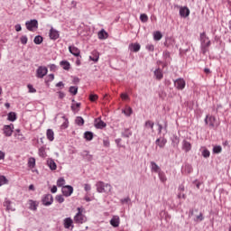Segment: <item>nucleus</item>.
<instances>
[{
  "label": "nucleus",
  "instance_id": "5fc2aeb1",
  "mask_svg": "<svg viewBox=\"0 0 231 231\" xmlns=\"http://www.w3.org/2000/svg\"><path fill=\"white\" fill-rule=\"evenodd\" d=\"M203 213H199V215L196 217L195 221H203Z\"/></svg>",
  "mask_w": 231,
  "mask_h": 231
},
{
  "label": "nucleus",
  "instance_id": "b1692460",
  "mask_svg": "<svg viewBox=\"0 0 231 231\" xmlns=\"http://www.w3.org/2000/svg\"><path fill=\"white\" fill-rule=\"evenodd\" d=\"M151 169H152V172H157V174H160V171H162L160 166H158V164H156V162H151Z\"/></svg>",
  "mask_w": 231,
  "mask_h": 231
},
{
  "label": "nucleus",
  "instance_id": "20e7f679",
  "mask_svg": "<svg viewBox=\"0 0 231 231\" xmlns=\"http://www.w3.org/2000/svg\"><path fill=\"white\" fill-rule=\"evenodd\" d=\"M25 26L29 32H35L39 28V22L36 19L27 21Z\"/></svg>",
  "mask_w": 231,
  "mask_h": 231
},
{
  "label": "nucleus",
  "instance_id": "c756f323",
  "mask_svg": "<svg viewBox=\"0 0 231 231\" xmlns=\"http://www.w3.org/2000/svg\"><path fill=\"white\" fill-rule=\"evenodd\" d=\"M7 120H9V122H15L17 120V115L15 112H10L7 115Z\"/></svg>",
  "mask_w": 231,
  "mask_h": 231
},
{
  "label": "nucleus",
  "instance_id": "09e8293b",
  "mask_svg": "<svg viewBox=\"0 0 231 231\" xmlns=\"http://www.w3.org/2000/svg\"><path fill=\"white\" fill-rule=\"evenodd\" d=\"M158 176L162 183H165L167 181V177L165 176V174H159Z\"/></svg>",
  "mask_w": 231,
  "mask_h": 231
},
{
  "label": "nucleus",
  "instance_id": "49530a36",
  "mask_svg": "<svg viewBox=\"0 0 231 231\" xmlns=\"http://www.w3.org/2000/svg\"><path fill=\"white\" fill-rule=\"evenodd\" d=\"M140 20L142 21V23H147V21H149V17L147 16V14H143L140 15Z\"/></svg>",
  "mask_w": 231,
  "mask_h": 231
},
{
  "label": "nucleus",
  "instance_id": "13d9d810",
  "mask_svg": "<svg viewBox=\"0 0 231 231\" xmlns=\"http://www.w3.org/2000/svg\"><path fill=\"white\" fill-rule=\"evenodd\" d=\"M82 56L77 57L76 65L80 66Z\"/></svg>",
  "mask_w": 231,
  "mask_h": 231
},
{
  "label": "nucleus",
  "instance_id": "4468645a",
  "mask_svg": "<svg viewBox=\"0 0 231 231\" xmlns=\"http://www.w3.org/2000/svg\"><path fill=\"white\" fill-rule=\"evenodd\" d=\"M155 144L158 147H160V149H163V147H165V145H167V139H165L164 137L158 138L155 141Z\"/></svg>",
  "mask_w": 231,
  "mask_h": 231
},
{
  "label": "nucleus",
  "instance_id": "9d476101",
  "mask_svg": "<svg viewBox=\"0 0 231 231\" xmlns=\"http://www.w3.org/2000/svg\"><path fill=\"white\" fill-rule=\"evenodd\" d=\"M61 191L63 196H65L66 198H69V196L73 194V187L69 185L63 186Z\"/></svg>",
  "mask_w": 231,
  "mask_h": 231
},
{
  "label": "nucleus",
  "instance_id": "2f4dec72",
  "mask_svg": "<svg viewBox=\"0 0 231 231\" xmlns=\"http://www.w3.org/2000/svg\"><path fill=\"white\" fill-rule=\"evenodd\" d=\"M122 136H123V138H129L130 136H133V132H131V130H129V128H125L122 132Z\"/></svg>",
  "mask_w": 231,
  "mask_h": 231
},
{
  "label": "nucleus",
  "instance_id": "de8ad7c7",
  "mask_svg": "<svg viewBox=\"0 0 231 231\" xmlns=\"http://www.w3.org/2000/svg\"><path fill=\"white\" fill-rule=\"evenodd\" d=\"M20 41L23 44H27L28 43V36L27 35H23L20 38Z\"/></svg>",
  "mask_w": 231,
  "mask_h": 231
},
{
  "label": "nucleus",
  "instance_id": "2eb2a0df",
  "mask_svg": "<svg viewBox=\"0 0 231 231\" xmlns=\"http://www.w3.org/2000/svg\"><path fill=\"white\" fill-rule=\"evenodd\" d=\"M69 51L71 55H74V57H80V50L75 46H69Z\"/></svg>",
  "mask_w": 231,
  "mask_h": 231
},
{
  "label": "nucleus",
  "instance_id": "e433bc0d",
  "mask_svg": "<svg viewBox=\"0 0 231 231\" xmlns=\"http://www.w3.org/2000/svg\"><path fill=\"white\" fill-rule=\"evenodd\" d=\"M28 167L30 169H33V167H35V158L31 157L28 159Z\"/></svg>",
  "mask_w": 231,
  "mask_h": 231
},
{
  "label": "nucleus",
  "instance_id": "6e6552de",
  "mask_svg": "<svg viewBox=\"0 0 231 231\" xmlns=\"http://www.w3.org/2000/svg\"><path fill=\"white\" fill-rule=\"evenodd\" d=\"M5 136L10 137L14 134V124L5 125L3 127Z\"/></svg>",
  "mask_w": 231,
  "mask_h": 231
},
{
  "label": "nucleus",
  "instance_id": "37998d69",
  "mask_svg": "<svg viewBox=\"0 0 231 231\" xmlns=\"http://www.w3.org/2000/svg\"><path fill=\"white\" fill-rule=\"evenodd\" d=\"M223 151V148L220 145H217L213 147V152L215 154H219Z\"/></svg>",
  "mask_w": 231,
  "mask_h": 231
},
{
  "label": "nucleus",
  "instance_id": "473e14b6",
  "mask_svg": "<svg viewBox=\"0 0 231 231\" xmlns=\"http://www.w3.org/2000/svg\"><path fill=\"white\" fill-rule=\"evenodd\" d=\"M37 207H39V204H37V201L29 200V208L30 210H37Z\"/></svg>",
  "mask_w": 231,
  "mask_h": 231
},
{
  "label": "nucleus",
  "instance_id": "423d86ee",
  "mask_svg": "<svg viewBox=\"0 0 231 231\" xmlns=\"http://www.w3.org/2000/svg\"><path fill=\"white\" fill-rule=\"evenodd\" d=\"M46 75H48V68H46L44 66H40L36 69V77H37V79H44V77H46Z\"/></svg>",
  "mask_w": 231,
  "mask_h": 231
},
{
  "label": "nucleus",
  "instance_id": "052dcab7",
  "mask_svg": "<svg viewBox=\"0 0 231 231\" xmlns=\"http://www.w3.org/2000/svg\"><path fill=\"white\" fill-rule=\"evenodd\" d=\"M49 68H50L51 71H55V69H57V65H55V64H51V65L49 66Z\"/></svg>",
  "mask_w": 231,
  "mask_h": 231
},
{
  "label": "nucleus",
  "instance_id": "9b49d317",
  "mask_svg": "<svg viewBox=\"0 0 231 231\" xmlns=\"http://www.w3.org/2000/svg\"><path fill=\"white\" fill-rule=\"evenodd\" d=\"M205 124L214 129V127H216V117L214 116H207L205 118Z\"/></svg>",
  "mask_w": 231,
  "mask_h": 231
},
{
  "label": "nucleus",
  "instance_id": "bf43d9fd",
  "mask_svg": "<svg viewBox=\"0 0 231 231\" xmlns=\"http://www.w3.org/2000/svg\"><path fill=\"white\" fill-rule=\"evenodd\" d=\"M14 28H15V31H16V32H21V30H23V27H21V24H20V23H17V24L14 26Z\"/></svg>",
  "mask_w": 231,
  "mask_h": 231
},
{
  "label": "nucleus",
  "instance_id": "864d4df0",
  "mask_svg": "<svg viewBox=\"0 0 231 231\" xmlns=\"http://www.w3.org/2000/svg\"><path fill=\"white\" fill-rule=\"evenodd\" d=\"M97 98H98V96H97V95H95V94H91V95L89 96V100H90L91 102H95V101L97 100Z\"/></svg>",
  "mask_w": 231,
  "mask_h": 231
},
{
  "label": "nucleus",
  "instance_id": "f3484780",
  "mask_svg": "<svg viewBox=\"0 0 231 231\" xmlns=\"http://www.w3.org/2000/svg\"><path fill=\"white\" fill-rule=\"evenodd\" d=\"M110 225L116 228L117 226H120V217L118 216H114L112 219L110 220Z\"/></svg>",
  "mask_w": 231,
  "mask_h": 231
},
{
  "label": "nucleus",
  "instance_id": "a878e982",
  "mask_svg": "<svg viewBox=\"0 0 231 231\" xmlns=\"http://www.w3.org/2000/svg\"><path fill=\"white\" fill-rule=\"evenodd\" d=\"M47 165L51 169V171H55L57 169V163H55V161H53V159H49L47 161Z\"/></svg>",
  "mask_w": 231,
  "mask_h": 231
},
{
  "label": "nucleus",
  "instance_id": "aec40b11",
  "mask_svg": "<svg viewBox=\"0 0 231 231\" xmlns=\"http://www.w3.org/2000/svg\"><path fill=\"white\" fill-rule=\"evenodd\" d=\"M182 149H183V151H185V152H189V151H190V149H192V145L190 144V143L189 141L184 140L182 142Z\"/></svg>",
  "mask_w": 231,
  "mask_h": 231
},
{
  "label": "nucleus",
  "instance_id": "1a4fd4ad",
  "mask_svg": "<svg viewBox=\"0 0 231 231\" xmlns=\"http://www.w3.org/2000/svg\"><path fill=\"white\" fill-rule=\"evenodd\" d=\"M94 125L96 129H104L105 127L107 126V124L106 122L102 121L101 117H97L94 121Z\"/></svg>",
  "mask_w": 231,
  "mask_h": 231
},
{
  "label": "nucleus",
  "instance_id": "bb28decb",
  "mask_svg": "<svg viewBox=\"0 0 231 231\" xmlns=\"http://www.w3.org/2000/svg\"><path fill=\"white\" fill-rule=\"evenodd\" d=\"M38 154L40 158H46V156H48V154L46 153V147L45 146L40 147L38 150Z\"/></svg>",
  "mask_w": 231,
  "mask_h": 231
},
{
  "label": "nucleus",
  "instance_id": "4be33fe9",
  "mask_svg": "<svg viewBox=\"0 0 231 231\" xmlns=\"http://www.w3.org/2000/svg\"><path fill=\"white\" fill-rule=\"evenodd\" d=\"M81 156L84 160H87V162H91L93 160V155L89 154L88 151H83Z\"/></svg>",
  "mask_w": 231,
  "mask_h": 231
},
{
  "label": "nucleus",
  "instance_id": "a211bd4d",
  "mask_svg": "<svg viewBox=\"0 0 231 231\" xmlns=\"http://www.w3.org/2000/svg\"><path fill=\"white\" fill-rule=\"evenodd\" d=\"M98 59H100V54L98 51H94L91 52V55L89 56V60L93 62H98Z\"/></svg>",
  "mask_w": 231,
  "mask_h": 231
},
{
  "label": "nucleus",
  "instance_id": "58836bf2",
  "mask_svg": "<svg viewBox=\"0 0 231 231\" xmlns=\"http://www.w3.org/2000/svg\"><path fill=\"white\" fill-rule=\"evenodd\" d=\"M8 183V179L5 177V175L0 176V187H3V185H6Z\"/></svg>",
  "mask_w": 231,
  "mask_h": 231
},
{
  "label": "nucleus",
  "instance_id": "c9c22d12",
  "mask_svg": "<svg viewBox=\"0 0 231 231\" xmlns=\"http://www.w3.org/2000/svg\"><path fill=\"white\" fill-rule=\"evenodd\" d=\"M162 37H163V35L162 34V32L160 31H157L153 33L154 41H162Z\"/></svg>",
  "mask_w": 231,
  "mask_h": 231
},
{
  "label": "nucleus",
  "instance_id": "c03bdc74",
  "mask_svg": "<svg viewBox=\"0 0 231 231\" xmlns=\"http://www.w3.org/2000/svg\"><path fill=\"white\" fill-rule=\"evenodd\" d=\"M65 184H66V180L63 178H60L57 180L58 187H63V185H65Z\"/></svg>",
  "mask_w": 231,
  "mask_h": 231
},
{
  "label": "nucleus",
  "instance_id": "f8f14e48",
  "mask_svg": "<svg viewBox=\"0 0 231 231\" xmlns=\"http://www.w3.org/2000/svg\"><path fill=\"white\" fill-rule=\"evenodd\" d=\"M42 203L45 207H50L53 203V196L51 194H47L42 199Z\"/></svg>",
  "mask_w": 231,
  "mask_h": 231
},
{
  "label": "nucleus",
  "instance_id": "774afa93",
  "mask_svg": "<svg viewBox=\"0 0 231 231\" xmlns=\"http://www.w3.org/2000/svg\"><path fill=\"white\" fill-rule=\"evenodd\" d=\"M51 192L52 194H55L57 192V186H52V188L51 189Z\"/></svg>",
  "mask_w": 231,
  "mask_h": 231
},
{
  "label": "nucleus",
  "instance_id": "ddd939ff",
  "mask_svg": "<svg viewBox=\"0 0 231 231\" xmlns=\"http://www.w3.org/2000/svg\"><path fill=\"white\" fill-rule=\"evenodd\" d=\"M180 17H183L184 19L189 17L190 15V9L187 6H181L180 7V12H179Z\"/></svg>",
  "mask_w": 231,
  "mask_h": 231
},
{
  "label": "nucleus",
  "instance_id": "e2e57ef3",
  "mask_svg": "<svg viewBox=\"0 0 231 231\" xmlns=\"http://www.w3.org/2000/svg\"><path fill=\"white\" fill-rule=\"evenodd\" d=\"M178 191L179 192H185V186H183V185L179 186Z\"/></svg>",
  "mask_w": 231,
  "mask_h": 231
},
{
  "label": "nucleus",
  "instance_id": "72a5a7b5",
  "mask_svg": "<svg viewBox=\"0 0 231 231\" xmlns=\"http://www.w3.org/2000/svg\"><path fill=\"white\" fill-rule=\"evenodd\" d=\"M84 138L88 142H91V140H93V132H89V131L85 132L84 133Z\"/></svg>",
  "mask_w": 231,
  "mask_h": 231
},
{
  "label": "nucleus",
  "instance_id": "3c124183",
  "mask_svg": "<svg viewBox=\"0 0 231 231\" xmlns=\"http://www.w3.org/2000/svg\"><path fill=\"white\" fill-rule=\"evenodd\" d=\"M27 88L29 89V93H37V89H35V88H33V86H32L31 84H29Z\"/></svg>",
  "mask_w": 231,
  "mask_h": 231
},
{
  "label": "nucleus",
  "instance_id": "8fccbe9b",
  "mask_svg": "<svg viewBox=\"0 0 231 231\" xmlns=\"http://www.w3.org/2000/svg\"><path fill=\"white\" fill-rule=\"evenodd\" d=\"M56 201H58V203H64V197H62V195H57Z\"/></svg>",
  "mask_w": 231,
  "mask_h": 231
},
{
  "label": "nucleus",
  "instance_id": "79ce46f5",
  "mask_svg": "<svg viewBox=\"0 0 231 231\" xmlns=\"http://www.w3.org/2000/svg\"><path fill=\"white\" fill-rule=\"evenodd\" d=\"M69 91L71 95H77V93H79V88L71 86L69 87Z\"/></svg>",
  "mask_w": 231,
  "mask_h": 231
},
{
  "label": "nucleus",
  "instance_id": "c85d7f7f",
  "mask_svg": "<svg viewBox=\"0 0 231 231\" xmlns=\"http://www.w3.org/2000/svg\"><path fill=\"white\" fill-rule=\"evenodd\" d=\"M144 127L151 129L152 133H154V122L147 120L144 124Z\"/></svg>",
  "mask_w": 231,
  "mask_h": 231
},
{
  "label": "nucleus",
  "instance_id": "5701e85b",
  "mask_svg": "<svg viewBox=\"0 0 231 231\" xmlns=\"http://www.w3.org/2000/svg\"><path fill=\"white\" fill-rule=\"evenodd\" d=\"M4 207L6 208V210H11V212L15 211V208L12 206V201L5 199L4 202Z\"/></svg>",
  "mask_w": 231,
  "mask_h": 231
},
{
  "label": "nucleus",
  "instance_id": "a19ab883",
  "mask_svg": "<svg viewBox=\"0 0 231 231\" xmlns=\"http://www.w3.org/2000/svg\"><path fill=\"white\" fill-rule=\"evenodd\" d=\"M122 113H124V115H125V116H129L130 115H133V108L128 106L125 109H124L122 111Z\"/></svg>",
  "mask_w": 231,
  "mask_h": 231
},
{
  "label": "nucleus",
  "instance_id": "f704fd0d",
  "mask_svg": "<svg viewBox=\"0 0 231 231\" xmlns=\"http://www.w3.org/2000/svg\"><path fill=\"white\" fill-rule=\"evenodd\" d=\"M75 124H77L79 127H82V125H84V118H82V116L76 117Z\"/></svg>",
  "mask_w": 231,
  "mask_h": 231
},
{
  "label": "nucleus",
  "instance_id": "dca6fc26",
  "mask_svg": "<svg viewBox=\"0 0 231 231\" xmlns=\"http://www.w3.org/2000/svg\"><path fill=\"white\" fill-rule=\"evenodd\" d=\"M64 228L69 229L73 228V219L71 217H67L63 220Z\"/></svg>",
  "mask_w": 231,
  "mask_h": 231
},
{
  "label": "nucleus",
  "instance_id": "6ab92c4d",
  "mask_svg": "<svg viewBox=\"0 0 231 231\" xmlns=\"http://www.w3.org/2000/svg\"><path fill=\"white\" fill-rule=\"evenodd\" d=\"M140 48H142V46L140 45V43H132L129 45V50L130 51H134V53H138V51L140 50Z\"/></svg>",
  "mask_w": 231,
  "mask_h": 231
},
{
  "label": "nucleus",
  "instance_id": "680f3d73",
  "mask_svg": "<svg viewBox=\"0 0 231 231\" xmlns=\"http://www.w3.org/2000/svg\"><path fill=\"white\" fill-rule=\"evenodd\" d=\"M103 145H104L105 147H109V140H108V139H105V140L103 141Z\"/></svg>",
  "mask_w": 231,
  "mask_h": 231
},
{
  "label": "nucleus",
  "instance_id": "4d7b16f0",
  "mask_svg": "<svg viewBox=\"0 0 231 231\" xmlns=\"http://www.w3.org/2000/svg\"><path fill=\"white\" fill-rule=\"evenodd\" d=\"M178 198H179V199H185V198H186L185 193L179 191Z\"/></svg>",
  "mask_w": 231,
  "mask_h": 231
},
{
  "label": "nucleus",
  "instance_id": "6e6d98bb",
  "mask_svg": "<svg viewBox=\"0 0 231 231\" xmlns=\"http://www.w3.org/2000/svg\"><path fill=\"white\" fill-rule=\"evenodd\" d=\"M146 50H148V51H154V45L152 44L146 45Z\"/></svg>",
  "mask_w": 231,
  "mask_h": 231
},
{
  "label": "nucleus",
  "instance_id": "cd10ccee",
  "mask_svg": "<svg viewBox=\"0 0 231 231\" xmlns=\"http://www.w3.org/2000/svg\"><path fill=\"white\" fill-rule=\"evenodd\" d=\"M46 136L50 142H53V140H55V134L53 133V130H51V129L47 130Z\"/></svg>",
  "mask_w": 231,
  "mask_h": 231
},
{
  "label": "nucleus",
  "instance_id": "39448f33",
  "mask_svg": "<svg viewBox=\"0 0 231 231\" xmlns=\"http://www.w3.org/2000/svg\"><path fill=\"white\" fill-rule=\"evenodd\" d=\"M174 88L178 89L179 91H183L185 89V86H187V82L183 78H179L175 80H173Z\"/></svg>",
  "mask_w": 231,
  "mask_h": 231
},
{
  "label": "nucleus",
  "instance_id": "f257e3e1",
  "mask_svg": "<svg viewBox=\"0 0 231 231\" xmlns=\"http://www.w3.org/2000/svg\"><path fill=\"white\" fill-rule=\"evenodd\" d=\"M210 44H211V42L208 36H207V33L201 32L200 33V50L203 55H207L208 51V48H210Z\"/></svg>",
  "mask_w": 231,
  "mask_h": 231
},
{
  "label": "nucleus",
  "instance_id": "412c9836",
  "mask_svg": "<svg viewBox=\"0 0 231 231\" xmlns=\"http://www.w3.org/2000/svg\"><path fill=\"white\" fill-rule=\"evenodd\" d=\"M60 65L61 66V68L63 69H65L66 71H69L70 68H71V64H69V61L68 60H61L60 62Z\"/></svg>",
  "mask_w": 231,
  "mask_h": 231
},
{
  "label": "nucleus",
  "instance_id": "393cba45",
  "mask_svg": "<svg viewBox=\"0 0 231 231\" xmlns=\"http://www.w3.org/2000/svg\"><path fill=\"white\" fill-rule=\"evenodd\" d=\"M98 39H100L101 41H104L105 39H107V37H109V34H107V32H106V30L102 29L98 33Z\"/></svg>",
  "mask_w": 231,
  "mask_h": 231
},
{
  "label": "nucleus",
  "instance_id": "603ef678",
  "mask_svg": "<svg viewBox=\"0 0 231 231\" xmlns=\"http://www.w3.org/2000/svg\"><path fill=\"white\" fill-rule=\"evenodd\" d=\"M79 107H80V103H76L71 106L72 111H77V109H79Z\"/></svg>",
  "mask_w": 231,
  "mask_h": 231
},
{
  "label": "nucleus",
  "instance_id": "7ed1b4c3",
  "mask_svg": "<svg viewBox=\"0 0 231 231\" xmlns=\"http://www.w3.org/2000/svg\"><path fill=\"white\" fill-rule=\"evenodd\" d=\"M77 210L78 213L76 214V216H74V223H76L77 225H83V223H86V221H88V217H85L84 214H82V208H78Z\"/></svg>",
  "mask_w": 231,
  "mask_h": 231
},
{
  "label": "nucleus",
  "instance_id": "f03ea898",
  "mask_svg": "<svg viewBox=\"0 0 231 231\" xmlns=\"http://www.w3.org/2000/svg\"><path fill=\"white\" fill-rule=\"evenodd\" d=\"M97 190L100 194H109L111 190L113 189V187H111V184L105 183L104 181H98L96 184Z\"/></svg>",
  "mask_w": 231,
  "mask_h": 231
},
{
  "label": "nucleus",
  "instance_id": "69168bd1",
  "mask_svg": "<svg viewBox=\"0 0 231 231\" xmlns=\"http://www.w3.org/2000/svg\"><path fill=\"white\" fill-rule=\"evenodd\" d=\"M58 94H59V98H64V97H66V94H64V92L60 91L58 92Z\"/></svg>",
  "mask_w": 231,
  "mask_h": 231
},
{
  "label": "nucleus",
  "instance_id": "338daca9",
  "mask_svg": "<svg viewBox=\"0 0 231 231\" xmlns=\"http://www.w3.org/2000/svg\"><path fill=\"white\" fill-rule=\"evenodd\" d=\"M129 201H131V199H129V198H125V199H121L122 203H129Z\"/></svg>",
  "mask_w": 231,
  "mask_h": 231
},
{
  "label": "nucleus",
  "instance_id": "ea45409f",
  "mask_svg": "<svg viewBox=\"0 0 231 231\" xmlns=\"http://www.w3.org/2000/svg\"><path fill=\"white\" fill-rule=\"evenodd\" d=\"M157 126H158L159 134H162V129L167 131V122L164 123V127L160 123H157Z\"/></svg>",
  "mask_w": 231,
  "mask_h": 231
},
{
  "label": "nucleus",
  "instance_id": "0eeeda50",
  "mask_svg": "<svg viewBox=\"0 0 231 231\" xmlns=\"http://www.w3.org/2000/svg\"><path fill=\"white\" fill-rule=\"evenodd\" d=\"M49 37L51 41H57V39L60 37V32L57 31V29L53 28V26H51V29L49 32Z\"/></svg>",
  "mask_w": 231,
  "mask_h": 231
},
{
  "label": "nucleus",
  "instance_id": "7c9ffc66",
  "mask_svg": "<svg viewBox=\"0 0 231 231\" xmlns=\"http://www.w3.org/2000/svg\"><path fill=\"white\" fill-rule=\"evenodd\" d=\"M154 76L156 77L157 80H162V79H163V72L162 69H157L154 70Z\"/></svg>",
  "mask_w": 231,
  "mask_h": 231
},
{
  "label": "nucleus",
  "instance_id": "0e129e2a",
  "mask_svg": "<svg viewBox=\"0 0 231 231\" xmlns=\"http://www.w3.org/2000/svg\"><path fill=\"white\" fill-rule=\"evenodd\" d=\"M121 98L123 100H127V98H129V96L127 94H121Z\"/></svg>",
  "mask_w": 231,
  "mask_h": 231
},
{
  "label": "nucleus",
  "instance_id": "a18cd8bd",
  "mask_svg": "<svg viewBox=\"0 0 231 231\" xmlns=\"http://www.w3.org/2000/svg\"><path fill=\"white\" fill-rule=\"evenodd\" d=\"M202 156L203 158H210V151L204 149L202 151Z\"/></svg>",
  "mask_w": 231,
  "mask_h": 231
},
{
  "label": "nucleus",
  "instance_id": "4c0bfd02",
  "mask_svg": "<svg viewBox=\"0 0 231 231\" xmlns=\"http://www.w3.org/2000/svg\"><path fill=\"white\" fill-rule=\"evenodd\" d=\"M43 38L41 35H37L34 37L33 42L34 44H42Z\"/></svg>",
  "mask_w": 231,
  "mask_h": 231
}]
</instances>
